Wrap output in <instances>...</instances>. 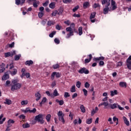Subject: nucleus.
I'll use <instances>...</instances> for the list:
<instances>
[{
  "label": "nucleus",
  "instance_id": "1",
  "mask_svg": "<svg viewBox=\"0 0 131 131\" xmlns=\"http://www.w3.org/2000/svg\"><path fill=\"white\" fill-rule=\"evenodd\" d=\"M101 3L103 6H105L106 7L104 9V14H106L108 13V11L112 10H116L117 9V5L115 0H101Z\"/></svg>",
  "mask_w": 131,
  "mask_h": 131
},
{
  "label": "nucleus",
  "instance_id": "2",
  "mask_svg": "<svg viewBox=\"0 0 131 131\" xmlns=\"http://www.w3.org/2000/svg\"><path fill=\"white\" fill-rule=\"evenodd\" d=\"M74 23H72L71 25V27L66 28V31L69 32L67 35L66 38H69L71 36L73 35L74 32L73 31V29L72 28H74Z\"/></svg>",
  "mask_w": 131,
  "mask_h": 131
},
{
  "label": "nucleus",
  "instance_id": "3",
  "mask_svg": "<svg viewBox=\"0 0 131 131\" xmlns=\"http://www.w3.org/2000/svg\"><path fill=\"white\" fill-rule=\"evenodd\" d=\"M12 83L11 91H12V92H15V90L17 91V90H20L21 84L17 82L16 80H12Z\"/></svg>",
  "mask_w": 131,
  "mask_h": 131
},
{
  "label": "nucleus",
  "instance_id": "4",
  "mask_svg": "<svg viewBox=\"0 0 131 131\" xmlns=\"http://www.w3.org/2000/svg\"><path fill=\"white\" fill-rule=\"evenodd\" d=\"M117 107L119 108V110H124V108L120 106V105H118L117 103L110 104V108H111V109H116Z\"/></svg>",
  "mask_w": 131,
  "mask_h": 131
},
{
  "label": "nucleus",
  "instance_id": "5",
  "mask_svg": "<svg viewBox=\"0 0 131 131\" xmlns=\"http://www.w3.org/2000/svg\"><path fill=\"white\" fill-rule=\"evenodd\" d=\"M43 115L41 114H39L38 116H36L35 120H37L38 122H40L41 124H43L45 123V121L42 119Z\"/></svg>",
  "mask_w": 131,
  "mask_h": 131
},
{
  "label": "nucleus",
  "instance_id": "6",
  "mask_svg": "<svg viewBox=\"0 0 131 131\" xmlns=\"http://www.w3.org/2000/svg\"><path fill=\"white\" fill-rule=\"evenodd\" d=\"M78 72L81 74H82L83 73H84V74H89V73H90L89 70H88L85 68L80 69Z\"/></svg>",
  "mask_w": 131,
  "mask_h": 131
},
{
  "label": "nucleus",
  "instance_id": "7",
  "mask_svg": "<svg viewBox=\"0 0 131 131\" xmlns=\"http://www.w3.org/2000/svg\"><path fill=\"white\" fill-rule=\"evenodd\" d=\"M14 55H16V51H14L13 52L11 53L10 52L5 53L4 56L5 58H8V57H13Z\"/></svg>",
  "mask_w": 131,
  "mask_h": 131
},
{
  "label": "nucleus",
  "instance_id": "8",
  "mask_svg": "<svg viewBox=\"0 0 131 131\" xmlns=\"http://www.w3.org/2000/svg\"><path fill=\"white\" fill-rule=\"evenodd\" d=\"M55 76H56V77H57V78H59V77H60L61 76L60 75V74L59 73L54 72L52 73L51 75V79H54V77H55Z\"/></svg>",
  "mask_w": 131,
  "mask_h": 131
},
{
  "label": "nucleus",
  "instance_id": "9",
  "mask_svg": "<svg viewBox=\"0 0 131 131\" xmlns=\"http://www.w3.org/2000/svg\"><path fill=\"white\" fill-rule=\"evenodd\" d=\"M95 17H96V12L92 13L90 17L92 23H95L96 20L93 19H94V18H95Z\"/></svg>",
  "mask_w": 131,
  "mask_h": 131
},
{
  "label": "nucleus",
  "instance_id": "10",
  "mask_svg": "<svg viewBox=\"0 0 131 131\" xmlns=\"http://www.w3.org/2000/svg\"><path fill=\"white\" fill-rule=\"evenodd\" d=\"M35 96L36 98V101H39V100H40V99H41V94H40V93H39V92L36 93L35 94Z\"/></svg>",
  "mask_w": 131,
  "mask_h": 131
},
{
  "label": "nucleus",
  "instance_id": "11",
  "mask_svg": "<svg viewBox=\"0 0 131 131\" xmlns=\"http://www.w3.org/2000/svg\"><path fill=\"white\" fill-rule=\"evenodd\" d=\"M13 123H15V121L12 119H10L8 121V125L7 126V127L9 128V127H11V126H12V124H13Z\"/></svg>",
  "mask_w": 131,
  "mask_h": 131
},
{
  "label": "nucleus",
  "instance_id": "12",
  "mask_svg": "<svg viewBox=\"0 0 131 131\" xmlns=\"http://www.w3.org/2000/svg\"><path fill=\"white\" fill-rule=\"evenodd\" d=\"M123 119L125 124H126V125H127V126H129V121H128L127 118H126V117L123 116Z\"/></svg>",
  "mask_w": 131,
  "mask_h": 131
},
{
  "label": "nucleus",
  "instance_id": "13",
  "mask_svg": "<svg viewBox=\"0 0 131 131\" xmlns=\"http://www.w3.org/2000/svg\"><path fill=\"white\" fill-rule=\"evenodd\" d=\"M110 104H109L108 101L103 102V105L104 106V109H108V107H110Z\"/></svg>",
  "mask_w": 131,
  "mask_h": 131
},
{
  "label": "nucleus",
  "instance_id": "14",
  "mask_svg": "<svg viewBox=\"0 0 131 131\" xmlns=\"http://www.w3.org/2000/svg\"><path fill=\"white\" fill-rule=\"evenodd\" d=\"M4 117V114H1L0 116V124H3L4 121H6V118H4L2 120V119Z\"/></svg>",
  "mask_w": 131,
  "mask_h": 131
},
{
  "label": "nucleus",
  "instance_id": "15",
  "mask_svg": "<svg viewBox=\"0 0 131 131\" xmlns=\"http://www.w3.org/2000/svg\"><path fill=\"white\" fill-rule=\"evenodd\" d=\"M17 72H18V71L17 70V69H14L12 70V71H10V74L12 76H14V75H16V74H17Z\"/></svg>",
  "mask_w": 131,
  "mask_h": 131
},
{
  "label": "nucleus",
  "instance_id": "16",
  "mask_svg": "<svg viewBox=\"0 0 131 131\" xmlns=\"http://www.w3.org/2000/svg\"><path fill=\"white\" fill-rule=\"evenodd\" d=\"M55 24H56V22L54 20H49L47 23L48 26H52V25H55Z\"/></svg>",
  "mask_w": 131,
  "mask_h": 131
},
{
  "label": "nucleus",
  "instance_id": "17",
  "mask_svg": "<svg viewBox=\"0 0 131 131\" xmlns=\"http://www.w3.org/2000/svg\"><path fill=\"white\" fill-rule=\"evenodd\" d=\"M89 59H85L84 60V62L85 63H90V62H91V60H92V58H93V56H92V54H90L89 55Z\"/></svg>",
  "mask_w": 131,
  "mask_h": 131
},
{
  "label": "nucleus",
  "instance_id": "18",
  "mask_svg": "<svg viewBox=\"0 0 131 131\" xmlns=\"http://www.w3.org/2000/svg\"><path fill=\"white\" fill-rule=\"evenodd\" d=\"M99 110V108H98V107H95V110H93L91 112V115L92 116H93V115H95V114L98 112V111Z\"/></svg>",
  "mask_w": 131,
  "mask_h": 131
},
{
  "label": "nucleus",
  "instance_id": "19",
  "mask_svg": "<svg viewBox=\"0 0 131 131\" xmlns=\"http://www.w3.org/2000/svg\"><path fill=\"white\" fill-rule=\"evenodd\" d=\"M9 77V74L5 73V75L2 77V80H7Z\"/></svg>",
  "mask_w": 131,
  "mask_h": 131
},
{
  "label": "nucleus",
  "instance_id": "20",
  "mask_svg": "<svg viewBox=\"0 0 131 131\" xmlns=\"http://www.w3.org/2000/svg\"><path fill=\"white\" fill-rule=\"evenodd\" d=\"M80 109L82 113H85V107L83 104H81L80 106Z\"/></svg>",
  "mask_w": 131,
  "mask_h": 131
},
{
  "label": "nucleus",
  "instance_id": "21",
  "mask_svg": "<svg viewBox=\"0 0 131 131\" xmlns=\"http://www.w3.org/2000/svg\"><path fill=\"white\" fill-rule=\"evenodd\" d=\"M119 85L121 88H126V82H120L119 83Z\"/></svg>",
  "mask_w": 131,
  "mask_h": 131
},
{
  "label": "nucleus",
  "instance_id": "22",
  "mask_svg": "<svg viewBox=\"0 0 131 131\" xmlns=\"http://www.w3.org/2000/svg\"><path fill=\"white\" fill-rule=\"evenodd\" d=\"M56 7V3L52 2L49 4V8L50 9H55Z\"/></svg>",
  "mask_w": 131,
  "mask_h": 131
},
{
  "label": "nucleus",
  "instance_id": "23",
  "mask_svg": "<svg viewBox=\"0 0 131 131\" xmlns=\"http://www.w3.org/2000/svg\"><path fill=\"white\" fill-rule=\"evenodd\" d=\"M63 8L60 7L57 11V15H62V13H63Z\"/></svg>",
  "mask_w": 131,
  "mask_h": 131
},
{
  "label": "nucleus",
  "instance_id": "24",
  "mask_svg": "<svg viewBox=\"0 0 131 131\" xmlns=\"http://www.w3.org/2000/svg\"><path fill=\"white\" fill-rule=\"evenodd\" d=\"M4 103L7 105H11V104H12V100L9 99H6Z\"/></svg>",
  "mask_w": 131,
  "mask_h": 131
},
{
  "label": "nucleus",
  "instance_id": "25",
  "mask_svg": "<svg viewBox=\"0 0 131 131\" xmlns=\"http://www.w3.org/2000/svg\"><path fill=\"white\" fill-rule=\"evenodd\" d=\"M23 128H28V127H30V125L28 123H26L23 124Z\"/></svg>",
  "mask_w": 131,
  "mask_h": 131
},
{
  "label": "nucleus",
  "instance_id": "26",
  "mask_svg": "<svg viewBox=\"0 0 131 131\" xmlns=\"http://www.w3.org/2000/svg\"><path fill=\"white\" fill-rule=\"evenodd\" d=\"M38 4H39V2L35 0L33 2V7H34V8H37V7H38Z\"/></svg>",
  "mask_w": 131,
  "mask_h": 131
},
{
  "label": "nucleus",
  "instance_id": "27",
  "mask_svg": "<svg viewBox=\"0 0 131 131\" xmlns=\"http://www.w3.org/2000/svg\"><path fill=\"white\" fill-rule=\"evenodd\" d=\"M55 101L56 103H58L60 106H62V105L64 104V101L63 100H59L58 99H56Z\"/></svg>",
  "mask_w": 131,
  "mask_h": 131
},
{
  "label": "nucleus",
  "instance_id": "28",
  "mask_svg": "<svg viewBox=\"0 0 131 131\" xmlns=\"http://www.w3.org/2000/svg\"><path fill=\"white\" fill-rule=\"evenodd\" d=\"M59 117V121H61L64 124V123H65V119H64V116H62L61 117Z\"/></svg>",
  "mask_w": 131,
  "mask_h": 131
},
{
  "label": "nucleus",
  "instance_id": "29",
  "mask_svg": "<svg viewBox=\"0 0 131 131\" xmlns=\"http://www.w3.org/2000/svg\"><path fill=\"white\" fill-rule=\"evenodd\" d=\"M28 104V100H23L21 102V106H25Z\"/></svg>",
  "mask_w": 131,
  "mask_h": 131
},
{
  "label": "nucleus",
  "instance_id": "30",
  "mask_svg": "<svg viewBox=\"0 0 131 131\" xmlns=\"http://www.w3.org/2000/svg\"><path fill=\"white\" fill-rule=\"evenodd\" d=\"M52 117V116L50 114H48L47 116H46V120L48 122H50V121H51V118Z\"/></svg>",
  "mask_w": 131,
  "mask_h": 131
},
{
  "label": "nucleus",
  "instance_id": "31",
  "mask_svg": "<svg viewBox=\"0 0 131 131\" xmlns=\"http://www.w3.org/2000/svg\"><path fill=\"white\" fill-rule=\"evenodd\" d=\"M26 65H28L30 66V65H32L33 64V61L32 60H28L25 62Z\"/></svg>",
  "mask_w": 131,
  "mask_h": 131
},
{
  "label": "nucleus",
  "instance_id": "32",
  "mask_svg": "<svg viewBox=\"0 0 131 131\" xmlns=\"http://www.w3.org/2000/svg\"><path fill=\"white\" fill-rule=\"evenodd\" d=\"M26 71V70H25V69H22L21 70V75L20 76L21 78H23V77H24V76H25V72Z\"/></svg>",
  "mask_w": 131,
  "mask_h": 131
},
{
  "label": "nucleus",
  "instance_id": "33",
  "mask_svg": "<svg viewBox=\"0 0 131 131\" xmlns=\"http://www.w3.org/2000/svg\"><path fill=\"white\" fill-rule=\"evenodd\" d=\"M115 95H117V91L116 90L111 91V97H113V96H115Z\"/></svg>",
  "mask_w": 131,
  "mask_h": 131
},
{
  "label": "nucleus",
  "instance_id": "34",
  "mask_svg": "<svg viewBox=\"0 0 131 131\" xmlns=\"http://www.w3.org/2000/svg\"><path fill=\"white\" fill-rule=\"evenodd\" d=\"M70 91H71V93H75V92H76V90L75 89V85H74L72 86Z\"/></svg>",
  "mask_w": 131,
  "mask_h": 131
},
{
  "label": "nucleus",
  "instance_id": "35",
  "mask_svg": "<svg viewBox=\"0 0 131 131\" xmlns=\"http://www.w3.org/2000/svg\"><path fill=\"white\" fill-rule=\"evenodd\" d=\"M58 95H59V93H58V91H57V89H55L53 92V96L54 97H57Z\"/></svg>",
  "mask_w": 131,
  "mask_h": 131
},
{
  "label": "nucleus",
  "instance_id": "36",
  "mask_svg": "<svg viewBox=\"0 0 131 131\" xmlns=\"http://www.w3.org/2000/svg\"><path fill=\"white\" fill-rule=\"evenodd\" d=\"M89 6H90V3H89V2H85L83 4V8L84 9H86V8H88L89 7Z\"/></svg>",
  "mask_w": 131,
  "mask_h": 131
},
{
  "label": "nucleus",
  "instance_id": "37",
  "mask_svg": "<svg viewBox=\"0 0 131 131\" xmlns=\"http://www.w3.org/2000/svg\"><path fill=\"white\" fill-rule=\"evenodd\" d=\"M47 102V98L43 97L42 99V101L41 102H40V105H42V104H45Z\"/></svg>",
  "mask_w": 131,
  "mask_h": 131
},
{
  "label": "nucleus",
  "instance_id": "38",
  "mask_svg": "<svg viewBox=\"0 0 131 131\" xmlns=\"http://www.w3.org/2000/svg\"><path fill=\"white\" fill-rule=\"evenodd\" d=\"M100 60H104V57H99L94 58V60H95L96 61H100Z\"/></svg>",
  "mask_w": 131,
  "mask_h": 131
},
{
  "label": "nucleus",
  "instance_id": "39",
  "mask_svg": "<svg viewBox=\"0 0 131 131\" xmlns=\"http://www.w3.org/2000/svg\"><path fill=\"white\" fill-rule=\"evenodd\" d=\"M14 46H15V42H13L11 44H8L7 45V48H14Z\"/></svg>",
  "mask_w": 131,
  "mask_h": 131
},
{
  "label": "nucleus",
  "instance_id": "40",
  "mask_svg": "<svg viewBox=\"0 0 131 131\" xmlns=\"http://www.w3.org/2000/svg\"><path fill=\"white\" fill-rule=\"evenodd\" d=\"M20 58H21V54H19L18 55H15L14 57V59H15V61H18V60H19V59H20Z\"/></svg>",
  "mask_w": 131,
  "mask_h": 131
},
{
  "label": "nucleus",
  "instance_id": "41",
  "mask_svg": "<svg viewBox=\"0 0 131 131\" xmlns=\"http://www.w3.org/2000/svg\"><path fill=\"white\" fill-rule=\"evenodd\" d=\"M43 15H45V12H39L38 16L39 18H41Z\"/></svg>",
  "mask_w": 131,
  "mask_h": 131
},
{
  "label": "nucleus",
  "instance_id": "42",
  "mask_svg": "<svg viewBox=\"0 0 131 131\" xmlns=\"http://www.w3.org/2000/svg\"><path fill=\"white\" fill-rule=\"evenodd\" d=\"M92 122H93V119H92V118L88 119L86 120L87 124H91V123H92Z\"/></svg>",
  "mask_w": 131,
  "mask_h": 131
},
{
  "label": "nucleus",
  "instance_id": "43",
  "mask_svg": "<svg viewBox=\"0 0 131 131\" xmlns=\"http://www.w3.org/2000/svg\"><path fill=\"white\" fill-rule=\"evenodd\" d=\"M57 115L58 117H61L62 116H64V114H63V112L62 111L58 112Z\"/></svg>",
  "mask_w": 131,
  "mask_h": 131
},
{
  "label": "nucleus",
  "instance_id": "44",
  "mask_svg": "<svg viewBox=\"0 0 131 131\" xmlns=\"http://www.w3.org/2000/svg\"><path fill=\"white\" fill-rule=\"evenodd\" d=\"M78 31H79V35H81L82 34V28L79 27L78 28Z\"/></svg>",
  "mask_w": 131,
  "mask_h": 131
},
{
  "label": "nucleus",
  "instance_id": "45",
  "mask_svg": "<svg viewBox=\"0 0 131 131\" xmlns=\"http://www.w3.org/2000/svg\"><path fill=\"white\" fill-rule=\"evenodd\" d=\"M122 64H123V62H122V61H119L117 63V67H121V66H122Z\"/></svg>",
  "mask_w": 131,
  "mask_h": 131
},
{
  "label": "nucleus",
  "instance_id": "46",
  "mask_svg": "<svg viewBox=\"0 0 131 131\" xmlns=\"http://www.w3.org/2000/svg\"><path fill=\"white\" fill-rule=\"evenodd\" d=\"M59 67H60V65H59L58 64H54L53 66V69H58Z\"/></svg>",
  "mask_w": 131,
  "mask_h": 131
},
{
  "label": "nucleus",
  "instance_id": "47",
  "mask_svg": "<svg viewBox=\"0 0 131 131\" xmlns=\"http://www.w3.org/2000/svg\"><path fill=\"white\" fill-rule=\"evenodd\" d=\"M57 14H58V11L57 10H55L54 11H53L52 13V16L55 17V16L57 15Z\"/></svg>",
  "mask_w": 131,
  "mask_h": 131
},
{
  "label": "nucleus",
  "instance_id": "48",
  "mask_svg": "<svg viewBox=\"0 0 131 131\" xmlns=\"http://www.w3.org/2000/svg\"><path fill=\"white\" fill-rule=\"evenodd\" d=\"M49 3H50V1L49 0L46 1L45 3H43V6L47 7L48 5H49Z\"/></svg>",
  "mask_w": 131,
  "mask_h": 131
},
{
  "label": "nucleus",
  "instance_id": "49",
  "mask_svg": "<svg viewBox=\"0 0 131 131\" xmlns=\"http://www.w3.org/2000/svg\"><path fill=\"white\" fill-rule=\"evenodd\" d=\"M56 34V31H53L50 34V37H54V35Z\"/></svg>",
  "mask_w": 131,
  "mask_h": 131
},
{
  "label": "nucleus",
  "instance_id": "50",
  "mask_svg": "<svg viewBox=\"0 0 131 131\" xmlns=\"http://www.w3.org/2000/svg\"><path fill=\"white\" fill-rule=\"evenodd\" d=\"M93 7L94 9H96V8H99V7H100V5L99 4L95 3Z\"/></svg>",
  "mask_w": 131,
  "mask_h": 131
},
{
  "label": "nucleus",
  "instance_id": "51",
  "mask_svg": "<svg viewBox=\"0 0 131 131\" xmlns=\"http://www.w3.org/2000/svg\"><path fill=\"white\" fill-rule=\"evenodd\" d=\"M80 85H81V83L80 82H79V81H77L76 82V86H77V88L79 89L80 88Z\"/></svg>",
  "mask_w": 131,
  "mask_h": 131
},
{
  "label": "nucleus",
  "instance_id": "52",
  "mask_svg": "<svg viewBox=\"0 0 131 131\" xmlns=\"http://www.w3.org/2000/svg\"><path fill=\"white\" fill-rule=\"evenodd\" d=\"M82 91L83 92L84 96H88V90H86V89H83Z\"/></svg>",
  "mask_w": 131,
  "mask_h": 131
},
{
  "label": "nucleus",
  "instance_id": "53",
  "mask_svg": "<svg viewBox=\"0 0 131 131\" xmlns=\"http://www.w3.org/2000/svg\"><path fill=\"white\" fill-rule=\"evenodd\" d=\"M70 97V94L68 92H64V98H68Z\"/></svg>",
  "mask_w": 131,
  "mask_h": 131
},
{
  "label": "nucleus",
  "instance_id": "54",
  "mask_svg": "<svg viewBox=\"0 0 131 131\" xmlns=\"http://www.w3.org/2000/svg\"><path fill=\"white\" fill-rule=\"evenodd\" d=\"M84 87L86 89H89V88H90V83H89L88 82H86L84 84Z\"/></svg>",
  "mask_w": 131,
  "mask_h": 131
},
{
  "label": "nucleus",
  "instance_id": "55",
  "mask_svg": "<svg viewBox=\"0 0 131 131\" xmlns=\"http://www.w3.org/2000/svg\"><path fill=\"white\" fill-rule=\"evenodd\" d=\"M56 28L57 30H61V28H62V26L59 25H57L56 26Z\"/></svg>",
  "mask_w": 131,
  "mask_h": 131
},
{
  "label": "nucleus",
  "instance_id": "56",
  "mask_svg": "<svg viewBox=\"0 0 131 131\" xmlns=\"http://www.w3.org/2000/svg\"><path fill=\"white\" fill-rule=\"evenodd\" d=\"M15 4L17 6H19V5H21V0H15Z\"/></svg>",
  "mask_w": 131,
  "mask_h": 131
},
{
  "label": "nucleus",
  "instance_id": "57",
  "mask_svg": "<svg viewBox=\"0 0 131 131\" xmlns=\"http://www.w3.org/2000/svg\"><path fill=\"white\" fill-rule=\"evenodd\" d=\"M62 2L64 4H68L71 3V0H62Z\"/></svg>",
  "mask_w": 131,
  "mask_h": 131
},
{
  "label": "nucleus",
  "instance_id": "58",
  "mask_svg": "<svg viewBox=\"0 0 131 131\" xmlns=\"http://www.w3.org/2000/svg\"><path fill=\"white\" fill-rule=\"evenodd\" d=\"M79 9V6H77L75 7L74 9H73V12H76L77 10Z\"/></svg>",
  "mask_w": 131,
  "mask_h": 131
},
{
  "label": "nucleus",
  "instance_id": "59",
  "mask_svg": "<svg viewBox=\"0 0 131 131\" xmlns=\"http://www.w3.org/2000/svg\"><path fill=\"white\" fill-rule=\"evenodd\" d=\"M108 122H110V124H113V121H112V118H109L108 119Z\"/></svg>",
  "mask_w": 131,
  "mask_h": 131
},
{
  "label": "nucleus",
  "instance_id": "60",
  "mask_svg": "<svg viewBox=\"0 0 131 131\" xmlns=\"http://www.w3.org/2000/svg\"><path fill=\"white\" fill-rule=\"evenodd\" d=\"M54 41L55 43H57V45H59V43H60V40L57 38H55L54 39Z\"/></svg>",
  "mask_w": 131,
  "mask_h": 131
},
{
  "label": "nucleus",
  "instance_id": "61",
  "mask_svg": "<svg viewBox=\"0 0 131 131\" xmlns=\"http://www.w3.org/2000/svg\"><path fill=\"white\" fill-rule=\"evenodd\" d=\"M5 64L4 63H2L0 65V68H1V69H5Z\"/></svg>",
  "mask_w": 131,
  "mask_h": 131
},
{
  "label": "nucleus",
  "instance_id": "62",
  "mask_svg": "<svg viewBox=\"0 0 131 131\" xmlns=\"http://www.w3.org/2000/svg\"><path fill=\"white\" fill-rule=\"evenodd\" d=\"M113 120L114 122H115L116 121H118V118H117L116 116L113 117Z\"/></svg>",
  "mask_w": 131,
  "mask_h": 131
},
{
  "label": "nucleus",
  "instance_id": "63",
  "mask_svg": "<svg viewBox=\"0 0 131 131\" xmlns=\"http://www.w3.org/2000/svg\"><path fill=\"white\" fill-rule=\"evenodd\" d=\"M73 17H77V18H79L80 17V14H74L73 15Z\"/></svg>",
  "mask_w": 131,
  "mask_h": 131
},
{
  "label": "nucleus",
  "instance_id": "64",
  "mask_svg": "<svg viewBox=\"0 0 131 131\" xmlns=\"http://www.w3.org/2000/svg\"><path fill=\"white\" fill-rule=\"evenodd\" d=\"M19 118L20 119H25V116L24 115H21L19 116Z\"/></svg>",
  "mask_w": 131,
  "mask_h": 131
}]
</instances>
